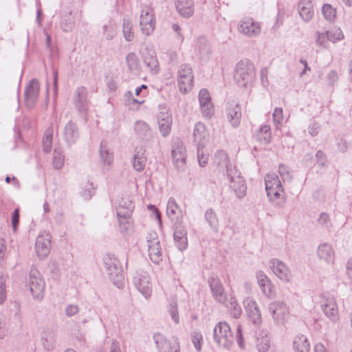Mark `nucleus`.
Listing matches in <instances>:
<instances>
[{
    "mask_svg": "<svg viewBox=\"0 0 352 352\" xmlns=\"http://www.w3.org/2000/svg\"><path fill=\"white\" fill-rule=\"evenodd\" d=\"M234 338L239 346L244 349L245 343L240 324L237 325L235 337L232 335L230 325L226 322H219L214 327L213 339L219 346L229 349L233 344Z\"/></svg>",
    "mask_w": 352,
    "mask_h": 352,
    "instance_id": "obj_1",
    "label": "nucleus"
},
{
    "mask_svg": "<svg viewBox=\"0 0 352 352\" xmlns=\"http://www.w3.org/2000/svg\"><path fill=\"white\" fill-rule=\"evenodd\" d=\"M255 76L254 66L248 60L239 61L235 67L234 80L241 87L251 84Z\"/></svg>",
    "mask_w": 352,
    "mask_h": 352,
    "instance_id": "obj_2",
    "label": "nucleus"
},
{
    "mask_svg": "<svg viewBox=\"0 0 352 352\" xmlns=\"http://www.w3.org/2000/svg\"><path fill=\"white\" fill-rule=\"evenodd\" d=\"M105 270L113 285L118 288L124 286V272L120 261L115 257L107 255L104 258Z\"/></svg>",
    "mask_w": 352,
    "mask_h": 352,
    "instance_id": "obj_3",
    "label": "nucleus"
},
{
    "mask_svg": "<svg viewBox=\"0 0 352 352\" xmlns=\"http://www.w3.org/2000/svg\"><path fill=\"white\" fill-rule=\"evenodd\" d=\"M226 175L229 188L238 199L243 198L246 195L247 186L241 172L234 166L233 168L228 169Z\"/></svg>",
    "mask_w": 352,
    "mask_h": 352,
    "instance_id": "obj_4",
    "label": "nucleus"
},
{
    "mask_svg": "<svg viewBox=\"0 0 352 352\" xmlns=\"http://www.w3.org/2000/svg\"><path fill=\"white\" fill-rule=\"evenodd\" d=\"M45 281L41 273L35 268H32L29 275V287L34 298L41 300L44 296Z\"/></svg>",
    "mask_w": 352,
    "mask_h": 352,
    "instance_id": "obj_5",
    "label": "nucleus"
},
{
    "mask_svg": "<svg viewBox=\"0 0 352 352\" xmlns=\"http://www.w3.org/2000/svg\"><path fill=\"white\" fill-rule=\"evenodd\" d=\"M238 31L249 38L258 37L261 32V25L252 17H243L237 26Z\"/></svg>",
    "mask_w": 352,
    "mask_h": 352,
    "instance_id": "obj_6",
    "label": "nucleus"
},
{
    "mask_svg": "<svg viewBox=\"0 0 352 352\" xmlns=\"http://www.w3.org/2000/svg\"><path fill=\"white\" fill-rule=\"evenodd\" d=\"M193 78L191 67L188 64H182L177 72L178 87L181 92L187 93L190 91Z\"/></svg>",
    "mask_w": 352,
    "mask_h": 352,
    "instance_id": "obj_7",
    "label": "nucleus"
},
{
    "mask_svg": "<svg viewBox=\"0 0 352 352\" xmlns=\"http://www.w3.org/2000/svg\"><path fill=\"white\" fill-rule=\"evenodd\" d=\"M133 282L138 290L146 298H148L152 294L150 277L147 272L137 270L133 277Z\"/></svg>",
    "mask_w": 352,
    "mask_h": 352,
    "instance_id": "obj_8",
    "label": "nucleus"
},
{
    "mask_svg": "<svg viewBox=\"0 0 352 352\" xmlns=\"http://www.w3.org/2000/svg\"><path fill=\"white\" fill-rule=\"evenodd\" d=\"M148 252L150 259L155 264L162 261V252L161 243L155 232L148 234L146 236Z\"/></svg>",
    "mask_w": 352,
    "mask_h": 352,
    "instance_id": "obj_9",
    "label": "nucleus"
},
{
    "mask_svg": "<svg viewBox=\"0 0 352 352\" xmlns=\"http://www.w3.org/2000/svg\"><path fill=\"white\" fill-rule=\"evenodd\" d=\"M153 341L158 352H179L180 345L177 338L170 341L160 333H155L153 336Z\"/></svg>",
    "mask_w": 352,
    "mask_h": 352,
    "instance_id": "obj_10",
    "label": "nucleus"
},
{
    "mask_svg": "<svg viewBox=\"0 0 352 352\" xmlns=\"http://www.w3.org/2000/svg\"><path fill=\"white\" fill-rule=\"evenodd\" d=\"M265 190L270 201L273 197L279 198L283 193V188L277 175L267 174L265 177Z\"/></svg>",
    "mask_w": 352,
    "mask_h": 352,
    "instance_id": "obj_11",
    "label": "nucleus"
},
{
    "mask_svg": "<svg viewBox=\"0 0 352 352\" xmlns=\"http://www.w3.org/2000/svg\"><path fill=\"white\" fill-rule=\"evenodd\" d=\"M160 112L157 114V124L163 137L168 136L172 129L173 118L165 104L159 105Z\"/></svg>",
    "mask_w": 352,
    "mask_h": 352,
    "instance_id": "obj_12",
    "label": "nucleus"
},
{
    "mask_svg": "<svg viewBox=\"0 0 352 352\" xmlns=\"http://www.w3.org/2000/svg\"><path fill=\"white\" fill-rule=\"evenodd\" d=\"M208 283L214 300L219 304H226L228 298L220 278L212 276L208 278Z\"/></svg>",
    "mask_w": 352,
    "mask_h": 352,
    "instance_id": "obj_13",
    "label": "nucleus"
},
{
    "mask_svg": "<svg viewBox=\"0 0 352 352\" xmlns=\"http://www.w3.org/2000/svg\"><path fill=\"white\" fill-rule=\"evenodd\" d=\"M268 309L277 324H283L287 320L289 316V309L283 302H272L269 305Z\"/></svg>",
    "mask_w": 352,
    "mask_h": 352,
    "instance_id": "obj_14",
    "label": "nucleus"
},
{
    "mask_svg": "<svg viewBox=\"0 0 352 352\" xmlns=\"http://www.w3.org/2000/svg\"><path fill=\"white\" fill-rule=\"evenodd\" d=\"M270 267L273 273L280 280L289 283L292 278V274L289 267L282 261L278 258H272L270 261Z\"/></svg>",
    "mask_w": 352,
    "mask_h": 352,
    "instance_id": "obj_15",
    "label": "nucleus"
},
{
    "mask_svg": "<svg viewBox=\"0 0 352 352\" xmlns=\"http://www.w3.org/2000/svg\"><path fill=\"white\" fill-rule=\"evenodd\" d=\"M141 32L146 36L151 34L155 29L154 13L153 10L145 8L142 10L140 20Z\"/></svg>",
    "mask_w": 352,
    "mask_h": 352,
    "instance_id": "obj_16",
    "label": "nucleus"
},
{
    "mask_svg": "<svg viewBox=\"0 0 352 352\" xmlns=\"http://www.w3.org/2000/svg\"><path fill=\"white\" fill-rule=\"evenodd\" d=\"M87 89L85 87H78L74 93L73 104L76 109L82 115H85L88 109Z\"/></svg>",
    "mask_w": 352,
    "mask_h": 352,
    "instance_id": "obj_17",
    "label": "nucleus"
},
{
    "mask_svg": "<svg viewBox=\"0 0 352 352\" xmlns=\"http://www.w3.org/2000/svg\"><path fill=\"white\" fill-rule=\"evenodd\" d=\"M39 94L38 81L33 78L27 85L25 89V102L28 108H32L38 100Z\"/></svg>",
    "mask_w": 352,
    "mask_h": 352,
    "instance_id": "obj_18",
    "label": "nucleus"
},
{
    "mask_svg": "<svg viewBox=\"0 0 352 352\" xmlns=\"http://www.w3.org/2000/svg\"><path fill=\"white\" fill-rule=\"evenodd\" d=\"M244 307L249 317L250 320L258 327L261 324V314L256 301L247 298L243 301Z\"/></svg>",
    "mask_w": 352,
    "mask_h": 352,
    "instance_id": "obj_19",
    "label": "nucleus"
},
{
    "mask_svg": "<svg viewBox=\"0 0 352 352\" xmlns=\"http://www.w3.org/2000/svg\"><path fill=\"white\" fill-rule=\"evenodd\" d=\"M50 239L49 234H42L36 237L35 250L39 258L43 259L49 254L51 248Z\"/></svg>",
    "mask_w": 352,
    "mask_h": 352,
    "instance_id": "obj_20",
    "label": "nucleus"
},
{
    "mask_svg": "<svg viewBox=\"0 0 352 352\" xmlns=\"http://www.w3.org/2000/svg\"><path fill=\"white\" fill-rule=\"evenodd\" d=\"M227 118L230 124L236 128L241 123V108L239 103L230 101L226 105Z\"/></svg>",
    "mask_w": 352,
    "mask_h": 352,
    "instance_id": "obj_21",
    "label": "nucleus"
},
{
    "mask_svg": "<svg viewBox=\"0 0 352 352\" xmlns=\"http://www.w3.org/2000/svg\"><path fill=\"white\" fill-rule=\"evenodd\" d=\"M172 157L175 166L178 170H182L186 164V155L185 153V148L181 142L175 144L172 149Z\"/></svg>",
    "mask_w": 352,
    "mask_h": 352,
    "instance_id": "obj_22",
    "label": "nucleus"
},
{
    "mask_svg": "<svg viewBox=\"0 0 352 352\" xmlns=\"http://www.w3.org/2000/svg\"><path fill=\"white\" fill-rule=\"evenodd\" d=\"M175 245L180 250L183 251L188 246L187 230L185 227L179 224L175 226L173 234Z\"/></svg>",
    "mask_w": 352,
    "mask_h": 352,
    "instance_id": "obj_23",
    "label": "nucleus"
},
{
    "mask_svg": "<svg viewBox=\"0 0 352 352\" xmlns=\"http://www.w3.org/2000/svg\"><path fill=\"white\" fill-rule=\"evenodd\" d=\"M321 307L324 314L331 320L336 322L338 318V311L335 300L329 298L321 302Z\"/></svg>",
    "mask_w": 352,
    "mask_h": 352,
    "instance_id": "obj_24",
    "label": "nucleus"
},
{
    "mask_svg": "<svg viewBox=\"0 0 352 352\" xmlns=\"http://www.w3.org/2000/svg\"><path fill=\"white\" fill-rule=\"evenodd\" d=\"M208 132L204 124L198 122L195 124L193 130L194 142L198 146H204L208 140Z\"/></svg>",
    "mask_w": 352,
    "mask_h": 352,
    "instance_id": "obj_25",
    "label": "nucleus"
},
{
    "mask_svg": "<svg viewBox=\"0 0 352 352\" xmlns=\"http://www.w3.org/2000/svg\"><path fill=\"white\" fill-rule=\"evenodd\" d=\"M64 138L69 146L76 143L79 138L78 129L74 122L69 121L65 126Z\"/></svg>",
    "mask_w": 352,
    "mask_h": 352,
    "instance_id": "obj_26",
    "label": "nucleus"
},
{
    "mask_svg": "<svg viewBox=\"0 0 352 352\" xmlns=\"http://www.w3.org/2000/svg\"><path fill=\"white\" fill-rule=\"evenodd\" d=\"M194 52L201 59L208 57L210 53V45L206 37L200 36L197 38L194 45Z\"/></svg>",
    "mask_w": 352,
    "mask_h": 352,
    "instance_id": "obj_27",
    "label": "nucleus"
},
{
    "mask_svg": "<svg viewBox=\"0 0 352 352\" xmlns=\"http://www.w3.org/2000/svg\"><path fill=\"white\" fill-rule=\"evenodd\" d=\"M318 258L327 264H333L335 258V253L332 247L327 243L320 244L317 250Z\"/></svg>",
    "mask_w": 352,
    "mask_h": 352,
    "instance_id": "obj_28",
    "label": "nucleus"
},
{
    "mask_svg": "<svg viewBox=\"0 0 352 352\" xmlns=\"http://www.w3.org/2000/svg\"><path fill=\"white\" fill-rule=\"evenodd\" d=\"M298 10L302 20L309 22L314 16V5L311 0H300Z\"/></svg>",
    "mask_w": 352,
    "mask_h": 352,
    "instance_id": "obj_29",
    "label": "nucleus"
},
{
    "mask_svg": "<svg viewBox=\"0 0 352 352\" xmlns=\"http://www.w3.org/2000/svg\"><path fill=\"white\" fill-rule=\"evenodd\" d=\"M175 7L177 12L183 17L189 18L194 13L193 0H176Z\"/></svg>",
    "mask_w": 352,
    "mask_h": 352,
    "instance_id": "obj_30",
    "label": "nucleus"
},
{
    "mask_svg": "<svg viewBox=\"0 0 352 352\" xmlns=\"http://www.w3.org/2000/svg\"><path fill=\"white\" fill-rule=\"evenodd\" d=\"M166 213L169 219L175 222V224L179 223L181 221L182 217L179 218L181 210L174 198L170 197L168 199L166 206Z\"/></svg>",
    "mask_w": 352,
    "mask_h": 352,
    "instance_id": "obj_31",
    "label": "nucleus"
},
{
    "mask_svg": "<svg viewBox=\"0 0 352 352\" xmlns=\"http://www.w3.org/2000/svg\"><path fill=\"white\" fill-rule=\"evenodd\" d=\"M133 206L131 201L122 199L116 207L117 219H126L131 217Z\"/></svg>",
    "mask_w": 352,
    "mask_h": 352,
    "instance_id": "obj_32",
    "label": "nucleus"
},
{
    "mask_svg": "<svg viewBox=\"0 0 352 352\" xmlns=\"http://www.w3.org/2000/svg\"><path fill=\"white\" fill-rule=\"evenodd\" d=\"M293 349L295 352H309L310 344L307 336L303 334L296 335L293 340Z\"/></svg>",
    "mask_w": 352,
    "mask_h": 352,
    "instance_id": "obj_33",
    "label": "nucleus"
},
{
    "mask_svg": "<svg viewBox=\"0 0 352 352\" xmlns=\"http://www.w3.org/2000/svg\"><path fill=\"white\" fill-rule=\"evenodd\" d=\"M41 342L45 350L48 351L53 350L56 346L55 332L50 329L44 330L41 334Z\"/></svg>",
    "mask_w": 352,
    "mask_h": 352,
    "instance_id": "obj_34",
    "label": "nucleus"
},
{
    "mask_svg": "<svg viewBox=\"0 0 352 352\" xmlns=\"http://www.w3.org/2000/svg\"><path fill=\"white\" fill-rule=\"evenodd\" d=\"M258 284L263 294L270 296L272 292V284L270 280L263 271H257L256 274Z\"/></svg>",
    "mask_w": 352,
    "mask_h": 352,
    "instance_id": "obj_35",
    "label": "nucleus"
},
{
    "mask_svg": "<svg viewBox=\"0 0 352 352\" xmlns=\"http://www.w3.org/2000/svg\"><path fill=\"white\" fill-rule=\"evenodd\" d=\"M214 163L219 168H222V171L226 170L228 173V169L233 168L230 164L229 157L228 154L223 151H218L214 155Z\"/></svg>",
    "mask_w": 352,
    "mask_h": 352,
    "instance_id": "obj_36",
    "label": "nucleus"
},
{
    "mask_svg": "<svg viewBox=\"0 0 352 352\" xmlns=\"http://www.w3.org/2000/svg\"><path fill=\"white\" fill-rule=\"evenodd\" d=\"M134 131L142 140H147L152 135L148 124L144 121H136L134 124Z\"/></svg>",
    "mask_w": 352,
    "mask_h": 352,
    "instance_id": "obj_37",
    "label": "nucleus"
},
{
    "mask_svg": "<svg viewBox=\"0 0 352 352\" xmlns=\"http://www.w3.org/2000/svg\"><path fill=\"white\" fill-rule=\"evenodd\" d=\"M142 58L143 62L146 65L148 69H149L153 74L157 73L159 70V65L158 60L156 58V56L155 55V53H147L144 54Z\"/></svg>",
    "mask_w": 352,
    "mask_h": 352,
    "instance_id": "obj_38",
    "label": "nucleus"
},
{
    "mask_svg": "<svg viewBox=\"0 0 352 352\" xmlns=\"http://www.w3.org/2000/svg\"><path fill=\"white\" fill-rule=\"evenodd\" d=\"M102 35L104 38L108 41L113 39L117 34L116 24L112 21H108L104 24L102 28Z\"/></svg>",
    "mask_w": 352,
    "mask_h": 352,
    "instance_id": "obj_39",
    "label": "nucleus"
},
{
    "mask_svg": "<svg viewBox=\"0 0 352 352\" xmlns=\"http://www.w3.org/2000/svg\"><path fill=\"white\" fill-rule=\"evenodd\" d=\"M204 218L212 230L215 232L219 229V219L217 214L212 208H209L205 212Z\"/></svg>",
    "mask_w": 352,
    "mask_h": 352,
    "instance_id": "obj_40",
    "label": "nucleus"
},
{
    "mask_svg": "<svg viewBox=\"0 0 352 352\" xmlns=\"http://www.w3.org/2000/svg\"><path fill=\"white\" fill-rule=\"evenodd\" d=\"M126 62L128 69L134 74H138L140 72V61L137 55L134 52H130L126 57Z\"/></svg>",
    "mask_w": 352,
    "mask_h": 352,
    "instance_id": "obj_41",
    "label": "nucleus"
},
{
    "mask_svg": "<svg viewBox=\"0 0 352 352\" xmlns=\"http://www.w3.org/2000/svg\"><path fill=\"white\" fill-rule=\"evenodd\" d=\"M146 157L144 152L138 151L133 157V166L136 171H142L146 166Z\"/></svg>",
    "mask_w": 352,
    "mask_h": 352,
    "instance_id": "obj_42",
    "label": "nucleus"
},
{
    "mask_svg": "<svg viewBox=\"0 0 352 352\" xmlns=\"http://www.w3.org/2000/svg\"><path fill=\"white\" fill-rule=\"evenodd\" d=\"M122 33L124 39L126 41H132L135 37V33L133 31V25L129 19L124 18L122 22Z\"/></svg>",
    "mask_w": 352,
    "mask_h": 352,
    "instance_id": "obj_43",
    "label": "nucleus"
},
{
    "mask_svg": "<svg viewBox=\"0 0 352 352\" xmlns=\"http://www.w3.org/2000/svg\"><path fill=\"white\" fill-rule=\"evenodd\" d=\"M118 230L122 235H128L133 230V223L131 217L118 219Z\"/></svg>",
    "mask_w": 352,
    "mask_h": 352,
    "instance_id": "obj_44",
    "label": "nucleus"
},
{
    "mask_svg": "<svg viewBox=\"0 0 352 352\" xmlns=\"http://www.w3.org/2000/svg\"><path fill=\"white\" fill-rule=\"evenodd\" d=\"M100 155L101 162L106 165H110L113 162V153L109 151L105 143H100Z\"/></svg>",
    "mask_w": 352,
    "mask_h": 352,
    "instance_id": "obj_45",
    "label": "nucleus"
},
{
    "mask_svg": "<svg viewBox=\"0 0 352 352\" xmlns=\"http://www.w3.org/2000/svg\"><path fill=\"white\" fill-rule=\"evenodd\" d=\"M65 162V155L60 148H55L53 153V166L56 169H60L63 167Z\"/></svg>",
    "mask_w": 352,
    "mask_h": 352,
    "instance_id": "obj_46",
    "label": "nucleus"
},
{
    "mask_svg": "<svg viewBox=\"0 0 352 352\" xmlns=\"http://www.w3.org/2000/svg\"><path fill=\"white\" fill-rule=\"evenodd\" d=\"M270 346V338L267 335H260L256 339V348L259 352H267Z\"/></svg>",
    "mask_w": 352,
    "mask_h": 352,
    "instance_id": "obj_47",
    "label": "nucleus"
},
{
    "mask_svg": "<svg viewBox=\"0 0 352 352\" xmlns=\"http://www.w3.org/2000/svg\"><path fill=\"white\" fill-rule=\"evenodd\" d=\"M328 41L336 43L344 38V34L341 29L333 28L329 30H325Z\"/></svg>",
    "mask_w": 352,
    "mask_h": 352,
    "instance_id": "obj_48",
    "label": "nucleus"
},
{
    "mask_svg": "<svg viewBox=\"0 0 352 352\" xmlns=\"http://www.w3.org/2000/svg\"><path fill=\"white\" fill-rule=\"evenodd\" d=\"M228 307L229 308L230 314L232 316L233 318H239L241 316L242 314V310L235 298H230Z\"/></svg>",
    "mask_w": 352,
    "mask_h": 352,
    "instance_id": "obj_49",
    "label": "nucleus"
},
{
    "mask_svg": "<svg viewBox=\"0 0 352 352\" xmlns=\"http://www.w3.org/2000/svg\"><path fill=\"white\" fill-rule=\"evenodd\" d=\"M318 223L325 230H329L332 227V222L330 216L327 212H321L317 219Z\"/></svg>",
    "mask_w": 352,
    "mask_h": 352,
    "instance_id": "obj_50",
    "label": "nucleus"
},
{
    "mask_svg": "<svg viewBox=\"0 0 352 352\" xmlns=\"http://www.w3.org/2000/svg\"><path fill=\"white\" fill-rule=\"evenodd\" d=\"M315 40L317 45L322 48L329 47V41L325 31H317L315 34Z\"/></svg>",
    "mask_w": 352,
    "mask_h": 352,
    "instance_id": "obj_51",
    "label": "nucleus"
},
{
    "mask_svg": "<svg viewBox=\"0 0 352 352\" xmlns=\"http://www.w3.org/2000/svg\"><path fill=\"white\" fill-rule=\"evenodd\" d=\"M322 12L324 19L329 21H333L336 16V10L330 4H324Z\"/></svg>",
    "mask_w": 352,
    "mask_h": 352,
    "instance_id": "obj_52",
    "label": "nucleus"
},
{
    "mask_svg": "<svg viewBox=\"0 0 352 352\" xmlns=\"http://www.w3.org/2000/svg\"><path fill=\"white\" fill-rule=\"evenodd\" d=\"M52 143V131L47 129L43 138V147L45 153H49L51 151Z\"/></svg>",
    "mask_w": 352,
    "mask_h": 352,
    "instance_id": "obj_53",
    "label": "nucleus"
},
{
    "mask_svg": "<svg viewBox=\"0 0 352 352\" xmlns=\"http://www.w3.org/2000/svg\"><path fill=\"white\" fill-rule=\"evenodd\" d=\"M74 25V21L72 16L69 14L63 18L60 23V28L65 32H71Z\"/></svg>",
    "mask_w": 352,
    "mask_h": 352,
    "instance_id": "obj_54",
    "label": "nucleus"
},
{
    "mask_svg": "<svg viewBox=\"0 0 352 352\" xmlns=\"http://www.w3.org/2000/svg\"><path fill=\"white\" fill-rule=\"evenodd\" d=\"M94 193L95 188L94 186V184L91 182H88L80 192L81 197L85 200L91 199Z\"/></svg>",
    "mask_w": 352,
    "mask_h": 352,
    "instance_id": "obj_55",
    "label": "nucleus"
},
{
    "mask_svg": "<svg viewBox=\"0 0 352 352\" xmlns=\"http://www.w3.org/2000/svg\"><path fill=\"white\" fill-rule=\"evenodd\" d=\"M274 123L277 129L281 126L283 121V111L281 107H276L272 114Z\"/></svg>",
    "mask_w": 352,
    "mask_h": 352,
    "instance_id": "obj_56",
    "label": "nucleus"
},
{
    "mask_svg": "<svg viewBox=\"0 0 352 352\" xmlns=\"http://www.w3.org/2000/svg\"><path fill=\"white\" fill-rule=\"evenodd\" d=\"M278 172L284 182H290L292 179V175L287 166L283 164H280L278 166Z\"/></svg>",
    "mask_w": 352,
    "mask_h": 352,
    "instance_id": "obj_57",
    "label": "nucleus"
},
{
    "mask_svg": "<svg viewBox=\"0 0 352 352\" xmlns=\"http://www.w3.org/2000/svg\"><path fill=\"white\" fill-rule=\"evenodd\" d=\"M6 298V277L3 275H0V305L4 303Z\"/></svg>",
    "mask_w": 352,
    "mask_h": 352,
    "instance_id": "obj_58",
    "label": "nucleus"
},
{
    "mask_svg": "<svg viewBox=\"0 0 352 352\" xmlns=\"http://www.w3.org/2000/svg\"><path fill=\"white\" fill-rule=\"evenodd\" d=\"M326 79L329 87H333L339 80V75L337 71L330 70L327 74Z\"/></svg>",
    "mask_w": 352,
    "mask_h": 352,
    "instance_id": "obj_59",
    "label": "nucleus"
},
{
    "mask_svg": "<svg viewBox=\"0 0 352 352\" xmlns=\"http://www.w3.org/2000/svg\"><path fill=\"white\" fill-rule=\"evenodd\" d=\"M199 105H204L207 103H211V98L209 91L206 89L200 90L199 94Z\"/></svg>",
    "mask_w": 352,
    "mask_h": 352,
    "instance_id": "obj_60",
    "label": "nucleus"
},
{
    "mask_svg": "<svg viewBox=\"0 0 352 352\" xmlns=\"http://www.w3.org/2000/svg\"><path fill=\"white\" fill-rule=\"evenodd\" d=\"M203 336L201 332H194L192 336V342L196 350L200 351L201 350Z\"/></svg>",
    "mask_w": 352,
    "mask_h": 352,
    "instance_id": "obj_61",
    "label": "nucleus"
},
{
    "mask_svg": "<svg viewBox=\"0 0 352 352\" xmlns=\"http://www.w3.org/2000/svg\"><path fill=\"white\" fill-rule=\"evenodd\" d=\"M260 133V139L263 140L265 143H268L271 138L270 127L268 125L261 126Z\"/></svg>",
    "mask_w": 352,
    "mask_h": 352,
    "instance_id": "obj_62",
    "label": "nucleus"
},
{
    "mask_svg": "<svg viewBox=\"0 0 352 352\" xmlns=\"http://www.w3.org/2000/svg\"><path fill=\"white\" fill-rule=\"evenodd\" d=\"M203 116L206 118H210L214 113V107L212 103H207L200 106Z\"/></svg>",
    "mask_w": 352,
    "mask_h": 352,
    "instance_id": "obj_63",
    "label": "nucleus"
},
{
    "mask_svg": "<svg viewBox=\"0 0 352 352\" xmlns=\"http://www.w3.org/2000/svg\"><path fill=\"white\" fill-rule=\"evenodd\" d=\"M204 146H197V158L201 166H205L208 163V156L204 153Z\"/></svg>",
    "mask_w": 352,
    "mask_h": 352,
    "instance_id": "obj_64",
    "label": "nucleus"
}]
</instances>
